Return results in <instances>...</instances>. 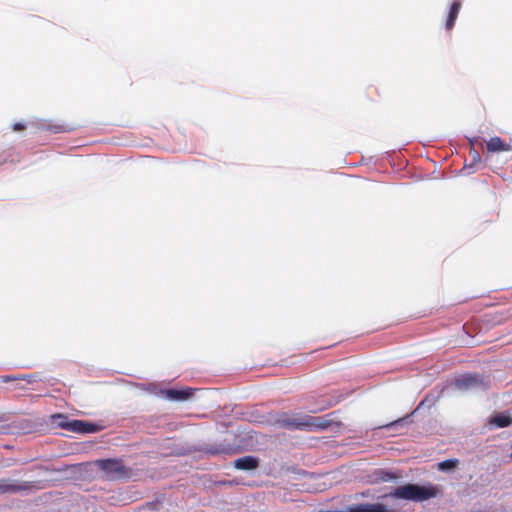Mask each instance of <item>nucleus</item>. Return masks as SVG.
<instances>
[{
    "mask_svg": "<svg viewBox=\"0 0 512 512\" xmlns=\"http://www.w3.org/2000/svg\"><path fill=\"white\" fill-rule=\"evenodd\" d=\"M442 488L437 485L427 484H405L397 487L390 495L397 499H404L414 502H423L442 495Z\"/></svg>",
    "mask_w": 512,
    "mask_h": 512,
    "instance_id": "nucleus-1",
    "label": "nucleus"
},
{
    "mask_svg": "<svg viewBox=\"0 0 512 512\" xmlns=\"http://www.w3.org/2000/svg\"><path fill=\"white\" fill-rule=\"evenodd\" d=\"M301 431H325L332 426L339 427L341 422L337 420V412L333 411L323 416H311L304 414Z\"/></svg>",
    "mask_w": 512,
    "mask_h": 512,
    "instance_id": "nucleus-2",
    "label": "nucleus"
},
{
    "mask_svg": "<svg viewBox=\"0 0 512 512\" xmlns=\"http://www.w3.org/2000/svg\"><path fill=\"white\" fill-rule=\"evenodd\" d=\"M99 469L113 478H127L131 474V469L124 466L121 459H101L96 461Z\"/></svg>",
    "mask_w": 512,
    "mask_h": 512,
    "instance_id": "nucleus-3",
    "label": "nucleus"
},
{
    "mask_svg": "<svg viewBox=\"0 0 512 512\" xmlns=\"http://www.w3.org/2000/svg\"><path fill=\"white\" fill-rule=\"evenodd\" d=\"M304 414L302 413H277L273 418V423L279 427L290 430H301Z\"/></svg>",
    "mask_w": 512,
    "mask_h": 512,
    "instance_id": "nucleus-4",
    "label": "nucleus"
},
{
    "mask_svg": "<svg viewBox=\"0 0 512 512\" xmlns=\"http://www.w3.org/2000/svg\"><path fill=\"white\" fill-rule=\"evenodd\" d=\"M33 489H38L33 482H18L8 478L0 479V494L19 493L22 491H31Z\"/></svg>",
    "mask_w": 512,
    "mask_h": 512,
    "instance_id": "nucleus-5",
    "label": "nucleus"
},
{
    "mask_svg": "<svg viewBox=\"0 0 512 512\" xmlns=\"http://www.w3.org/2000/svg\"><path fill=\"white\" fill-rule=\"evenodd\" d=\"M60 426L76 433H94L99 430L97 425L83 420L62 422Z\"/></svg>",
    "mask_w": 512,
    "mask_h": 512,
    "instance_id": "nucleus-6",
    "label": "nucleus"
},
{
    "mask_svg": "<svg viewBox=\"0 0 512 512\" xmlns=\"http://www.w3.org/2000/svg\"><path fill=\"white\" fill-rule=\"evenodd\" d=\"M196 389L186 387L183 389H166L162 390L161 394L170 401H185L191 398L194 395Z\"/></svg>",
    "mask_w": 512,
    "mask_h": 512,
    "instance_id": "nucleus-7",
    "label": "nucleus"
},
{
    "mask_svg": "<svg viewBox=\"0 0 512 512\" xmlns=\"http://www.w3.org/2000/svg\"><path fill=\"white\" fill-rule=\"evenodd\" d=\"M480 385H484V381L478 375H464L456 380V386L461 390H468Z\"/></svg>",
    "mask_w": 512,
    "mask_h": 512,
    "instance_id": "nucleus-8",
    "label": "nucleus"
},
{
    "mask_svg": "<svg viewBox=\"0 0 512 512\" xmlns=\"http://www.w3.org/2000/svg\"><path fill=\"white\" fill-rule=\"evenodd\" d=\"M487 151L490 153L508 152L512 149L511 145L503 141L500 137L494 136L486 142Z\"/></svg>",
    "mask_w": 512,
    "mask_h": 512,
    "instance_id": "nucleus-9",
    "label": "nucleus"
},
{
    "mask_svg": "<svg viewBox=\"0 0 512 512\" xmlns=\"http://www.w3.org/2000/svg\"><path fill=\"white\" fill-rule=\"evenodd\" d=\"M349 512H395L381 503L358 504L349 507Z\"/></svg>",
    "mask_w": 512,
    "mask_h": 512,
    "instance_id": "nucleus-10",
    "label": "nucleus"
},
{
    "mask_svg": "<svg viewBox=\"0 0 512 512\" xmlns=\"http://www.w3.org/2000/svg\"><path fill=\"white\" fill-rule=\"evenodd\" d=\"M259 465L257 458L253 456H244L234 461V467L239 470H252L256 469Z\"/></svg>",
    "mask_w": 512,
    "mask_h": 512,
    "instance_id": "nucleus-11",
    "label": "nucleus"
},
{
    "mask_svg": "<svg viewBox=\"0 0 512 512\" xmlns=\"http://www.w3.org/2000/svg\"><path fill=\"white\" fill-rule=\"evenodd\" d=\"M461 5L462 4H461L460 0H456L451 4L449 13H448V16H447V19L445 22L446 30L450 31L453 29V27L455 25V21L458 17L460 9H461Z\"/></svg>",
    "mask_w": 512,
    "mask_h": 512,
    "instance_id": "nucleus-12",
    "label": "nucleus"
},
{
    "mask_svg": "<svg viewBox=\"0 0 512 512\" xmlns=\"http://www.w3.org/2000/svg\"><path fill=\"white\" fill-rule=\"evenodd\" d=\"M489 424L497 428H505L512 424V417L505 412L499 413L489 419Z\"/></svg>",
    "mask_w": 512,
    "mask_h": 512,
    "instance_id": "nucleus-13",
    "label": "nucleus"
},
{
    "mask_svg": "<svg viewBox=\"0 0 512 512\" xmlns=\"http://www.w3.org/2000/svg\"><path fill=\"white\" fill-rule=\"evenodd\" d=\"M459 461L457 459H448L438 463V469L441 471H447L457 467Z\"/></svg>",
    "mask_w": 512,
    "mask_h": 512,
    "instance_id": "nucleus-14",
    "label": "nucleus"
},
{
    "mask_svg": "<svg viewBox=\"0 0 512 512\" xmlns=\"http://www.w3.org/2000/svg\"><path fill=\"white\" fill-rule=\"evenodd\" d=\"M333 405H334V403L332 401H327L324 405H321L315 409H311L310 412L311 413L321 412V411H324V410L332 407Z\"/></svg>",
    "mask_w": 512,
    "mask_h": 512,
    "instance_id": "nucleus-15",
    "label": "nucleus"
},
{
    "mask_svg": "<svg viewBox=\"0 0 512 512\" xmlns=\"http://www.w3.org/2000/svg\"><path fill=\"white\" fill-rule=\"evenodd\" d=\"M20 379H23V377L22 376H10V375H4V376L0 377V380L3 383H8V382L16 381V380H20Z\"/></svg>",
    "mask_w": 512,
    "mask_h": 512,
    "instance_id": "nucleus-16",
    "label": "nucleus"
},
{
    "mask_svg": "<svg viewBox=\"0 0 512 512\" xmlns=\"http://www.w3.org/2000/svg\"><path fill=\"white\" fill-rule=\"evenodd\" d=\"M396 478H397L396 475H394L393 473H389V472L384 473V475L381 477V479L383 481H388V480L396 479Z\"/></svg>",
    "mask_w": 512,
    "mask_h": 512,
    "instance_id": "nucleus-17",
    "label": "nucleus"
},
{
    "mask_svg": "<svg viewBox=\"0 0 512 512\" xmlns=\"http://www.w3.org/2000/svg\"><path fill=\"white\" fill-rule=\"evenodd\" d=\"M12 128L14 131H23L26 128V125L22 123H15Z\"/></svg>",
    "mask_w": 512,
    "mask_h": 512,
    "instance_id": "nucleus-18",
    "label": "nucleus"
},
{
    "mask_svg": "<svg viewBox=\"0 0 512 512\" xmlns=\"http://www.w3.org/2000/svg\"><path fill=\"white\" fill-rule=\"evenodd\" d=\"M472 160L475 163H480L481 162V157L479 156V154L477 152L474 151L473 154H472Z\"/></svg>",
    "mask_w": 512,
    "mask_h": 512,
    "instance_id": "nucleus-19",
    "label": "nucleus"
},
{
    "mask_svg": "<svg viewBox=\"0 0 512 512\" xmlns=\"http://www.w3.org/2000/svg\"><path fill=\"white\" fill-rule=\"evenodd\" d=\"M72 129H73V127L60 126L57 128L56 132H67V131H71Z\"/></svg>",
    "mask_w": 512,
    "mask_h": 512,
    "instance_id": "nucleus-20",
    "label": "nucleus"
}]
</instances>
